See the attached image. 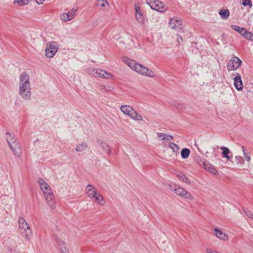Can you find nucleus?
Here are the masks:
<instances>
[{"mask_svg":"<svg viewBox=\"0 0 253 253\" xmlns=\"http://www.w3.org/2000/svg\"><path fill=\"white\" fill-rule=\"evenodd\" d=\"M244 37L247 40L252 41L253 42V34L250 32L246 31L244 33Z\"/></svg>","mask_w":253,"mask_h":253,"instance_id":"2f4dec72","label":"nucleus"},{"mask_svg":"<svg viewBox=\"0 0 253 253\" xmlns=\"http://www.w3.org/2000/svg\"><path fill=\"white\" fill-rule=\"evenodd\" d=\"M214 231H215V236L224 241L228 239V236L225 233H223L222 230L218 229V228H214Z\"/></svg>","mask_w":253,"mask_h":253,"instance_id":"a211bd4d","label":"nucleus"},{"mask_svg":"<svg viewBox=\"0 0 253 253\" xmlns=\"http://www.w3.org/2000/svg\"><path fill=\"white\" fill-rule=\"evenodd\" d=\"M19 93L24 100L31 98V88L29 75L26 72H22L19 78Z\"/></svg>","mask_w":253,"mask_h":253,"instance_id":"f257e3e1","label":"nucleus"},{"mask_svg":"<svg viewBox=\"0 0 253 253\" xmlns=\"http://www.w3.org/2000/svg\"><path fill=\"white\" fill-rule=\"evenodd\" d=\"M92 70H95V69H86V70L87 73H88L89 74L92 75V74H91V73H92Z\"/></svg>","mask_w":253,"mask_h":253,"instance_id":"79ce46f5","label":"nucleus"},{"mask_svg":"<svg viewBox=\"0 0 253 253\" xmlns=\"http://www.w3.org/2000/svg\"><path fill=\"white\" fill-rule=\"evenodd\" d=\"M6 139L7 143L8 144V145H9V143H13V142L17 140V139L16 137H15L14 136H12L10 132H6Z\"/></svg>","mask_w":253,"mask_h":253,"instance_id":"b1692460","label":"nucleus"},{"mask_svg":"<svg viewBox=\"0 0 253 253\" xmlns=\"http://www.w3.org/2000/svg\"><path fill=\"white\" fill-rule=\"evenodd\" d=\"M97 5L102 7H104L106 5H108V3L106 0H98Z\"/></svg>","mask_w":253,"mask_h":253,"instance_id":"72a5a7b5","label":"nucleus"},{"mask_svg":"<svg viewBox=\"0 0 253 253\" xmlns=\"http://www.w3.org/2000/svg\"><path fill=\"white\" fill-rule=\"evenodd\" d=\"M38 182L40 184V188L44 195L49 194V193L52 194V191L50 186L43 179H39Z\"/></svg>","mask_w":253,"mask_h":253,"instance_id":"9d476101","label":"nucleus"},{"mask_svg":"<svg viewBox=\"0 0 253 253\" xmlns=\"http://www.w3.org/2000/svg\"><path fill=\"white\" fill-rule=\"evenodd\" d=\"M87 148V145L85 143H83L76 147V151L78 152H82L85 150Z\"/></svg>","mask_w":253,"mask_h":253,"instance_id":"c85d7f7f","label":"nucleus"},{"mask_svg":"<svg viewBox=\"0 0 253 253\" xmlns=\"http://www.w3.org/2000/svg\"><path fill=\"white\" fill-rule=\"evenodd\" d=\"M44 1V0H36V2L38 4H42V2Z\"/></svg>","mask_w":253,"mask_h":253,"instance_id":"37998d69","label":"nucleus"},{"mask_svg":"<svg viewBox=\"0 0 253 253\" xmlns=\"http://www.w3.org/2000/svg\"><path fill=\"white\" fill-rule=\"evenodd\" d=\"M218 14L221 16V18L223 19H227L230 15L229 11L228 9H221L219 11Z\"/></svg>","mask_w":253,"mask_h":253,"instance_id":"5701e85b","label":"nucleus"},{"mask_svg":"<svg viewBox=\"0 0 253 253\" xmlns=\"http://www.w3.org/2000/svg\"><path fill=\"white\" fill-rule=\"evenodd\" d=\"M44 195H45V200L46 201V202H47L48 205L53 209L55 207V201H54L53 193L52 194L49 193V194H47Z\"/></svg>","mask_w":253,"mask_h":253,"instance_id":"2eb2a0df","label":"nucleus"},{"mask_svg":"<svg viewBox=\"0 0 253 253\" xmlns=\"http://www.w3.org/2000/svg\"><path fill=\"white\" fill-rule=\"evenodd\" d=\"M220 149L222 150V155L223 157L226 158L228 160H230L231 158L229 157V154L230 153L229 149L226 147L222 146Z\"/></svg>","mask_w":253,"mask_h":253,"instance_id":"4be33fe9","label":"nucleus"},{"mask_svg":"<svg viewBox=\"0 0 253 253\" xmlns=\"http://www.w3.org/2000/svg\"><path fill=\"white\" fill-rule=\"evenodd\" d=\"M31 0H14L13 1L14 4H17L19 6H24L27 5Z\"/></svg>","mask_w":253,"mask_h":253,"instance_id":"bb28decb","label":"nucleus"},{"mask_svg":"<svg viewBox=\"0 0 253 253\" xmlns=\"http://www.w3.org/2000/svg\"><path fill=\"white\" fill-rule=\"evenodd\" d=\"M121 110L123 113L131 119L136 121H141L143 119L142 116L136 112L133 108L127 105H124L121 107Z\"/></svg>","mask_w":253,"mask_h":253,"instance_id":"7ed1b4c3","label":"nucleus"},{"mask_svg":"<svg viewBox=\"0 0 253 253\" xmlns=\"http://www.w3.org/2000/svg\"><path fill=\"white\" fill-rule=\"evenodd\" d=\"M243 155L247 161L249 162L251 160L250 156L248 154V153L246 152H244V154Z\"/></svg>","mask_w":253,"mask_h":253,"instance_id":"a19ab883","label":"nucleus"},{"mask_svg":"<svg viewBox=\"0 0 253 253\" xmlns=\"http://www.w3.org/2000/svg\"><path fill=\"white\" fill-rule=\"evenodd\" d=\"M177 42L180 43V42H182V38H181V36H179L177 39Z\"/></svg>","mask_w":253,"mask_h":253,"instance_id":"c03bdc74","label":"nucleus"},{"mask_svg":"<svg viewBox=\"0 0 253 253\" xmlns=\"http://www.w3.org/2000/svg\"><path fill=\"white\" fill-rule=\"evenodd\" d=\"M95 200L96 202H97L100 205H103L105 204V201L103 199L102 196L100 194L97 195L95 197H94Z\"/></svg>","mask_w":253,"mask_h":253,"instance_id":"c756f323","label":"nucleus"},{"mask_svg":"<svg viewBox=\"0 0 253 253\" xmlns=\"http://www.w3.org/2000/svg\"><path fill=\"white\" fill-rule=\"evenodd\" d=\"M176 176L182 182L187 184H190L191 183V181L182 172H179L176 174Z\"/></svg>","mask_w":253,"mask_h":253,"instance_id":"6ab92c4d","label":"nucleus"},{"mask_svg":"<svg viewBox=\"0 0 253 253\" xmlns=\"http://www.w3.org/2000/svg\"><path fill=\"white\" fill-rule=\"evenodd\" d=\"M170 189L175 193L178 196H180L187 199L192 200L193 198V196L188 192L184 190L183 188L178 185H169Z\"/></svg>","mask_w":253,"mask_h":253,"instance_id":"20e7f679","label":"nucleus"},{"mask_svg":"<svg viewBox=\"0 0 253 253\" xmlns=\"http://www.w3.org/2000/svg\"><path fill=\"white\" fill-rule=\"evenodd\" d=\"M154 10L160 12H164L166 11L167 8L164 6V3L159 0V3H156V7Z\"/></svg>","mask_w":253,"mask_h":253,"instance_id":"aec40b11","label":"nucleus"},{"mask_svg":"<svg viewBox=\"0 0 253 253\" xmlns=\"http://www.w3.org/2000/svg\"><path fill=\"white\" fill-rule=\"evenodd\" d=\"M203 166H204L205 169L207 170L208 169H209L210 167H211V164H210L209 163H208V162H206V161H204L203 163Z\"/></svg>","mask_w":253,"mask_h":253,"instance_id":"ea45409f","label":"nucleus"},{"mask_svg":"<svg viewBox=\"0 0 253 253\" xmlns=\"http://www.w3.org/2000/svg\"><path fill=\"white\" fill-rule=\"evenodd\" d=\"M235 161L237 164H243L244 163V159L242 157L237 156L235 158Z\"/></svg>","mask_w":253,"mask_h":253,"instance_id":"c9c22d12","label":"nucleus"},{"mask_svg":"<svg viewBox=\"0 0 253 253\" xmlns=\"http://www.w3.org/2000/svg\"><path fill=\"white\" fill-rule=\"evenodd\" d=\"M10 253H16L15 252H13L12 250H10Z\"/></svg>","mask_w":253,"mask_h":253,"instance_id":"09e8293b","label":"nucleus"},{"mask_svg":"<svg viewBox=\"0 0 253 253\" xmlns=\"http://www.w3.org/2000/svg\"><path fill=\"white\" fill-rule=\"evenodd\" d=\"M69 17H68V14H66V13H63L61 15V18L62 20L64 22L69 21Z\"/></svg>","mask_w":253,"mask_h":253,"instance_id":"4c0bfd02","label":"nucleus"},{"mask_svg":"<svg viewBox=\"0 0 253 253\" xmlns=\"http://www.w3.org/2000/svg\"><path fill=\"white\" fill-rule=\"evenodd\" d=\"M61 253H69V251H62Z\"/></svg>","mask_w":253,"mask_h":253,"instance_id":"de8ad7c7","label":"nucleus"},{"mask_svg":"<svg viewBox=\"0 0 253 253\" xmlns=\"http://www.w3.org/2000/svg\"><path fill=\"white\" fill-rule=\"evenodd\" d=\"M236 76L234 79V85L235 87L238 90H240L243 89V84L241 77L240 74L238 73H236Z\"/></svg>","mask_w":253,"mask_h":253,"instance_id":"9b49d317","label":"nucleus"},{"mask_svg":"<svg viewBox=\"0 0 253 253\" xmlns=\"http://www.w3.org/2000/svg\"><path fill=\"white\" fill-rule=\"evenodd\" d=\"M169 146L174 153H177L179 149V146L173 142H170Z\"/></svg>","mask_w":253,"mask_h":253,"instance_id":"7c9ffc66","label":"nucleus"},{"mask_svg":"<svg viewBox=\"0 0 253 253\" xmlns=\"http://www.w3.org/2000/svg\"><path fill=\"white\" fill-rule=\"evenodd\" d=\"M231 28L233 30L240 33L243 37L244 35V33L247 31L245 28L240 27L239 26L235 25H232L231 26Z\"/></svg>","mask_w":253,"mask_h":253,"instance_id":"412c9836","label":"nucleus"},{"mask_svg":"<svg viewBox=\"0 0 253 253\" xmlns=\"http://www.w3.org/2000/svg\"><path fill=\"white\" fill-rule=\"evenodd\" d=\"M9 146L15 156H20L22 154V148L20 143L18 142L17 140L13 143H9Z\"/></svg>","mask_w":253,"mask_h":253,"instance_id":"1a4fd4ad","label":"nucleus"},{"mask_svg":"<svg viewBox=\"0 0 253 253\" xmlns=\"http://www.w3.org/2000/svg\"><path fill=\"white\" fill-rule=\"evenodd\" d=\"M242 63L239 58L234 56L228 61L227 69L228 71H235L241 66Z\"/></svg>","mask_w":253,"mask_h":253,"instance_id":"0eeeda50","label":"nucleus"},{"mask_svg":"<svg viewBox=\"0 0 253 253\" xmlns=\"http://www.w3.org/2000/svg\"><path fill=\"white\" fill-rule=\"evenodd\" d=\"M190 153V151L189 149L183 148L181 151V156L183 159H185L189 157Z\"/></svg>","mask_w":253,"mask_h":253,"instance_id":"393cba45","label":"nucleus"},{"mask_svg":"<svg viewBox=\"0 0 253 253\" xmlns=\"http://www.w3.org/2000/svg\"><path fill=\"white\" fill-rule=\"evenodd\" d=\"M18 225L20 229H24L23 234L24 235L25 239L27 240H29L32 234V231L29 224L24 218L20 217L18 220Z\"/></svg>","mask_w":253,"mask_h":253,"instance_id":"39448f33","label":"nucleus"},{"mask_svg":"<svg viewBox=\"0 0 253 253\" xmlns=\"http://www.w3.org/2000/svg\"><path fill=\"white\" fill-rule=\"evenodd\" d=\"M85 192L88 196L90 198H93L97 195L96 188L92 185L88 184L85 188Z\"/></svg>","mask_w":253,"mask_h":253,"instance_id":"f8f14e48","label":"nucleus"},{"mask_svg":"<svg viewBox=\"0 0 253 253\" xmlns=\"http://www.w3.org/2000/svg\"><path fill=\"white\" fill-rule=\"evenodd\" d=\"M55 241L58 246L59 250L61 251V253H62V251H69L65 242L62 241L57 237H56Z\"/></svg>","mask_w":253,"mask_h":253,"instance_id":"f3484780","label":"nucleus"},{"mask_svg":"<svg viewBox=\"0 0 253 253\" xmlns=\"http://www.w3.org/2000/svg\"><path fill=\"white\" fill-rule=\"evenodd\" d=\"M123 60L131 69L137 73L149 77H155V74L153 71L142 64L137 63L134 60L127 57H124Z\"/></svg>","mask_w":253,"mask_h":253,"instance_id":"f03ea898","label":"nucleus"},{"mask_svg":"<svg viewBox=\"0 0 253 253\" xmlns=\"http://www.w3.org/2000/svg\"><path fill=\"white\" fill-rule=\"evenodd\" d=\"M77 9H75L73 8L72 9V10L71 11L68 12L69 15H70L71 18L74 17L75 14L76 12H77Z\"/></svg>","mask_w":253,"mask_h":253,"instance_id":"58836bf2","label":"nucleus"},{"mask_svg":"<svg viewBox=\"0 0 253 253\" xmlns=\"http://www.w3.org/2000/svg\"><path fill=\"white\" fill-rule=\"evenodd\" d=\"M207 171L215 175H217L218 173V171L215 169L214 166L212 165H211V167H210L209 169H207Z\"/></svg>","mask_w":253,"mask_h":253,"instance_id":"473e14b6","label":"nucleus"},{"mask_svg":"<svg viewBox=\"0 0 253 253\" xmlns=\"http://www.w3.org/2000/svg\"><path fill=\"white\" fill-rule=\"evenodd\" d=\"M246 215L250 218L253 219V214L252 212L249 210L246 209L244 211Z\"/></svg>","mask_w":253,"mask_h":253,"instance_id":"e433bc0d","label":"nucleus"},{"mask_svg":"<svg viewBox=\"0 0 253 253\" xmlns=\"http://www.w3.org/2000/svg\"><path fill=\"white\" fill-rule=\"evenodd\" d=\"M58 49V44L56 42H49L47 44L45 54L47 58L53 57Z\"/></svg>","mask_w":253,"mask_h":253,"instance_id":"423d86ee","label":"nucleus"},{"mask_svg":"<svg viewBox=\"0 0 253 253\" xmlns=\"http://www.w3.org/2000/svg\"><path fill=\"white\" fill-rule=\"evenodd\" d=\"M242 4L244 6H249L250 7L252 6L251 0H242Z\"/></svg>","mask_w":253,"mask_h":253,"instance_id":"f704fd0d","label":"nucleus"},{"mask_svg":"<svg viewBox=\"0 0 253 253\" xmlns=\"http://www.w3.org/2000/svg\"><path fill=\"white\" fill-rule=\"evenodd\" d=\"M99 145L100 147H102L103 150L106 152L107 154L109 155L110 154L111 149H110L109 145L107 143L101 142L99 143Z\"/></svg>","mask_w":253,"mask_h":253,"instance_id":"a878e982","label":"nucleus"},{"mask_svg":"<svg viewBox=\"0 0 253 253\" xmlns=\"http://www.w3.org/2000/svg\"><path fill=\"white\" fill-rule=\"evenodd\" d=\"M91 74L95 77L104 79H109L113 78V75L101 69L92 70Z\"/></svg>","mask_w":253,"mask_h":253,"instance_id":"6e6552de","label":"nucleus"},{"mask_svg":"<svg viewBox=\"0 0 253 253\" xmlns=\"http://www.w3.org/2000/svg\"><path fill=\"white\" fill-rule=\"evenodd\" d=\"M147 4L151 7L152 9L156 7V3H159V0H147Z\"/></svg>","mask_w":253,"mask_h":253,"instance_id":"cd10ccee","label":"nucleus"},{"mask_svg":"<svg viewBox=\"0 0 253 253\" xmlns=\"http://www.w3.org/2000/svg\"><path fill=\"white\" fill-rule=\"evenodd\" d=\"M242 149L243 152V154H244V152H246V149L244 146H242Z\"/></svg>","mask_w":253,"mask_h":253,"instance_id":"a18cd8bd","label":"nucleus"},{"mask_svg":"<svg viewBox=\"0 0 253 253\" xmlns=\"http://www.w3.org/2000/svg\"><path fill=\"white\" fill-rule=\"evenodd\" d=\"M66 14H68V17H69V20H72V19H73V18H71V17H70V15H69V13H68H68H66Z\"/></svg>","mask_w":253,"mask_h":253,"instance_id":"49530a36","label":"nucleus"},{"mask_svg":"<svg viewBox=\"0 0 253 253\" xmlns=\"http://www.w3.org/2000/svg\"><path fill=\"white\" fill-rule=\"evenodd\" d=\"M181 21L177 17L171 18L169 22V25L172 29L181 28Z\"/></svg>","mask_w":253,"mask_h":253,"instance_id":"ddd939ff","label":"nucleus"},{"mask_svg":"<svg viewBox=\"0 0 253 253\" xmlns=\"http://www.w3.org/2000/svg\"><path fill=\"white\" fill-rule=\"evenodd\" d=\"M157 134L160 140H162L163 141H170L173 139V137L168 133L159 132Z\"/></svg>","mask_w":253,"mask_h":253,"instance_id":"dca6fc26","label":"nucleus"},{"mask_svg":"<svg viewBox=\"0 0 253 253\" xmlns=\"http://www.w3.org/2000/svg\"><path fill=\"white\" fill-rule=\"evenodd\" d=\"M135 17L136 20L140 24H143L144 21L143 15L142 12L140 9V8L137 6L136 4L135 5Z\"/></svg>","mask_w":253,"mask_h":253,"instance_id":"4468645a","label":"nucleus"}]
</instances>
